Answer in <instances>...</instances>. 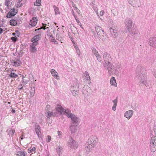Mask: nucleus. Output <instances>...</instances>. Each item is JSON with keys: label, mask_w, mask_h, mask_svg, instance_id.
I'll return each mask as SVG.
<instances>
[{"label": "nucleus", "mask_w": 156, "mask_h": 156, "mask_svg": "<svg viewBox=\"0 0 156 156\" xmlns=\"http://www.w3.org/2000/svg\"><path fill=\"white\" fill-rule=\"evenodd\" d=\"M67 112L66 116L68 118L71 119L72 121L71 123H74V124L79 125L80 121V119L78 117H77L75 115L71 113L70 110L68 111Z\"/></svg>", "instance_id": "obj_1"}, {"label": "nucleus", "mask_w": 156, "mask_h": 156, "mask_svg": "<svg viewBox=\"0 0 156 156\" xmlns=\"http://www.w3.org/2000/svg\"><path fill=\"white\" fill-rule=\"evenodd\" d=\"M139 80V84L147 86V76L146 73H142V74L137 76Z\"/></svg>", "instance_id": "obj_2"}, {"label": "nucleus", "mask_w": 156, "mask_h": 156, "mask_svg": "<svg viewBox=\"0 0 156 156\" xmlns=\"http://www.w3.org/2000/svg\"><path fill=\"white\" fill-rule=\"evenodd\" d=\"M98 141V139L96 136H92L88 139L87 143L90 145L92 147H94L96 145Z\"/></svg>", "instance_id": "obj_3"}, {"label": "nucleus", "mask_w": 156, "mask_h": 156, "mask_svg": "<svg viewBox=\"0 0 156 156\" xmlns=\"http://www.w3.org/2000/svg\"><path fill=\"white\" fill-rule=\"evenodd\" d=\"M105 68L108 71V74L111 75L113 74L114 71V66L111 64V62H105L104 64Z\"/></svg>", "instance_id": "obj_4"}, {"label": "nucleus", "mask_w": 156, "mask_h": 156, "mask_svg": "<svg viewBox=\"0 0 156 156\" xmlns=\"http://www.w3.org/2000/svg\"><path fill=\"white\" fill-rule=\"evenodd\" d=\"M126 27L129 32L135 29V27L134 24L133 23L132 21L130 19H128L126 21Z\"/></svg>", "instance_id": "obj_5"}, {"label": "nucleus", "mask_w": 156, "mask_h": 156, "mask_svg": "<svg viewBox=\"0 0 156 156\" xmlns=\"http://www.w3.org/2000/svg\"><path fill=\"white\" fill-rule=\"evenodd\" d=\"M55 109L59 114H64L66 115H67V111H70L69 109L66 110L65 109L63 108L62 106L59 104L57 105V107L55 108Z\"/></svg>", "instance_id": "obj_6"}, {"label": "nucleus", "mask_w": 156, "mask_h": 156, "mask_svg": "<svg viewBox=\"0 0 156 156\" xmlns=\"http://www.w3.org/2000/svg\"><path fill=\"white\" fill-rule=\"evenodd\" d=\"M150 144L151 151L154 152L156 150V136L151 137Z\"/></svg>", "instance_id": "obj_7"}, {"label": "nucleus", "mask_w": 156, "mask_h": 156, "mask_svg": "<svg viewBox=\"0 0 156 156\" xmlns=\"http://www.w3.org/2000/svg\"><path fill=\"white\" fill-rule=\"evenodd\" d=\"M110 31L111 35L114 38L117 37L119 35V32L118 31V28L117 26H112L110 28Z\"/></svg>", "instance_id": "obj_8"}, {"label": "nucleus", "mask_w": 156, "mask_h": 156, "mask_svg": "<svg viewBox=\"0 0 156 156\" xmlns=\"http://www.w3.org/2000/svg\"><path fill=\"white\" fill-rule=\"evenodd\" d=\"M68 146L72 148L75 149L78 146V143L70 137L68 141Z\"/></svg>", "instance_id": "obj_9"}, {"label": "nucleus", "mask_w": 156, "mask_h": 156, "mask_svg": "<svg viewBox=\"0 0 156 156\" xmlns=\"http://www.w3.org/2000/svg\"><path fill=\"white\" fill-rule=\"evenodd\" d=\"M145 69L144 67L140 65H138L136 69V73L137 74V76L142 74V73H146L144 72Z\"/></svg>", "instance_id": "obj_10"}, {"label": "nucleus", "mask_w": 156, "mask_h": 156, "mask_svg": "<svg viewBox=\"0 0 156 156\" xmlns=\"http://www.w3.org/2000/svg\"><path fill=\"white\" fill-rule=\"evenodd\" d=\"M148 44L151 46L156 48V37H151L149 38Z\"/></svg>", "instance_id": "obj_11"}, {"label": "nucleus", "mask_w": 156, "mask_h": 156, "mask_svg": "<svg viewBox=\"0 0 156 156\" xmlns=\"http://www.w3.org/2000/svg\"><path fill=\"white\" fill-rule=\"evenodd\" d=\"M103 58L105 62H111L112 60L111 57L109 54L107 52H105L103 54Z\"/></svg>", "instance_id": "obj_12"}, {"label": "nucleus", "mask_w": 156, "mask_h": 156, "mask_svg": "<svg viewBox=\"0 0 156 156\" xmlns=\"http://www.w3.org/2000/svg\"><path fill=\"white\" fill-rule=\"evenodd\" d=\"M78 125L71 123L69 129L71 131V133H74L76 132L77 128Z\"/></svg>", "instance_id": "obj_13"}, {"label": "nucleus", "mask_w": 156, "mask_h": 156, "mask_svg": "<svg viewBox=\"0 0 156 156\" xmlns=\"http://www.w3.org/2000/svg\"><path fill=\"white\" fill-rule=\"evenodd\" d=\"M37 44L38 43H34V42H32V43L30 44V49L31 52L35 53L36 52L37 49L35 47V46L37 45Z\"/></svg>", "instance_id": "obj_14"}, {"label": "nucleus", "mask_w": 156, "mask_h": 156, "mask_svg": "<svg viewBox=\"0 0 156 156\" xmlns=\"http://www.w3.org/2000/svg\"><path fill=\"white\" fill-rule=\"evenodd\" d=\"M95 31L97 32L98 35L104 34V30L102 29L101 27L100 26H97L95 27Z\"/></svg>", "instance_id": "obj_15"}, {"label": "nucleus", "mask_w": 156, "mask_h": 156, "mask_svg": "<svg viewBox=\"0 0 156 156\" xmlns=\"http://www.w3.org/2000/svg\"><path fill=\"white\" fill-rule=\"evenodd\" d=\"M41 34H38L34 36L31 39V41L32 42L34 43H37L41 39Z\"/></svg>", "instance_id": "obj_16"}, {"label": "nucleus", "mask_w": 156, "mask_h": 156, "mask_svg": "<svg viewBox=\"0 0 156 156\" xmlns=\"http://www.w3.org/2000/svg\"><path fill=\"white\" fill-rule=\"evenodd\" d=\"M41 34H38L34 36L31 39V41L32 42L34 43H37L41 39Z\"/></svg>", "instance_id": "obj_17"}, {"label": "nucleus", "mask_w": 156, "mask_h": 156, "mask_svg": "<svg viewBox=\"0 0 156 156\" xmlns=\"http://www.w3.org/2000/svg\"><path fill=\"white\" fill-rule=\"evenodd\" d=\"M133 113V110H129L126 112L124 114V116L129 119L132 117Z\"/></svg>", "instance_id": "obj_18"}, {"label": "nucleus", "mask_w": 156, "mask_h": 156, "mask_svg": "<svg viewBox=\"0 0 156 156\" xmlns=\"http://www.w3.org/2000/svg\"><path fill=\"white\" fill-rule=\"evenodd\" d=\"M51 72L52 76L56 79L58 80L59 79V76L58 73L54 69H52L51 70Z\"/></svg>", "instance_id": "obj_19"}, {"label": "nucleus", "mask_w": 156, "mask_h": 156, "mask_svg": "<svg viewBox=\"0 0 156 156\" xmlns=\"http://www.w3.org/2000/svg\"><path fill=\"white\" fill-rule=\"evenodd\" d=\"M36 128L35 129V130L36 131V133L38 136V137L39 138L40 137H41L40 135L41 134V128L40 126L38 125H37L35 126Z\"/></svg>", "instance_id": "obj_20"}, {"label": "nucleus", "mask_w": 156, "mask_h": 156, "mask_svg": "<svg viewBox=\"0 0 156 156\" xmlns=\"http://www.w3.org/2000/svg\"><path fill=\"white\" fill-rule=\"evenodd\" d=\"M17 17H15L14 19H12L9 22L10 24L11 25L15 26L17 25Z\"/></svg>", "instance_id": "obj_21"}, {"label": "nucleus", "mask_w": 156, "mask_h": 156, "mask_svg": "<svg viewBox=\"0 0 156 156\" xmlns=\"http://www.w3.org/2000/svg\"><path fill=\"white\" fill-rule=\"evenodd\" d=\"M130 33L135 38L137 37L138 35H139V33L138 31L136 30H135V29H134L133 30H132L130 32Z\"/></svg>", "instance_id": "obj_22"}, {"label": "nucleus", "mask_w": 156, "mask_h": 156, "mask_svg": "<svg viewBox=\"0 0 156 156\" xmlns=\"http://www.w3.org/2000/svg\"><path fill=\"white\" fill-rule=\"evenodd\" d=\"M37 18L35 17L32 18V19L30 20V24L32 26H34L37 23Z\"/></svg>", "instance_id": "obj_23"}, {"label": "nucleus", "mask_w": 156, "mask_h": 156, "mask_svg": "<svg viewBox=\"0 0 156 156\" xmlns=\"http://www.w3.org/2000/svg\"><path fill=\"white\" fill-rule=\"evenodd\" d=\"M18 12V9H16V11L14 13H13L12 12H9L7 13L6 16V18H10L11 17H12V16H14Z\"/></svg>", "instance_id": "obj_24"}, {"label": "nucleus", "mask_w": 156, "mask_h": 156, "mask_svg": "<svg viewBox=\"0 0 156 156\" xmlns=\"http://www.w3.org/2000/svg\"><path fill=\"white\" fill-rule=\"evenodd\" d=\"M78 88V86L77 85H76L75 87V90L73 89V91H71L73 95L74 96H76L78 94L79 90Z\"/></svg>", "instance_id": "obj_25"}, {"label": "nucleus", "mask_w": 156, "mask_h": 156, "mask_svg": "<svg viewBox=\"0 0 156 156\" xmlns=\"http://www.w3.org/2000/svg\"><path fill=\"white\" fill-rule=\"evenodd\" d=\"M110 83L112 85L115 87H116L117 84L116 83V80L114 77H112L110 79Z\"/></svg>", "instance_id": "obj_26"}, {"label": "nucleus", "mask_w": 156, "mask_h": 156, "mask_svg": "<svg viewBox=\"0 0 156 156\" xmlns=\"http://www.w3.org/2000/svg\"><path fill=\"white\" fill-rule=\"evenodd\" d=\"M92 147H91L90 145L88 144H86L85 145V149L86 151V152L87 153H88L91 151L92 149Z\"/></svg>", "instance_id": "obj_27"}, {"label": "nucleus", "mask_w": 156, "mask_h": 156, "mask_svg": "<svg viewBox=\"0 0 156 156\" xmlns=\"http://www.w3.org/2000/svg\"><path fill=\"white\" fill-rule=\"evenodd\" d=\"M94 55L96 57L98 60L100 62L102 61V58L101 56L98 53V52L94 53Z\"/></svg>", "instance_id": "obj_28"}, {"label": "nucleus", "mask_w": 156, "mask_h": 156, "mask_svg": "<svg viewBox=\"0 0 156 156\" xmlns=\"http://www.w3.org/2000/svg\"><path fill=\"white\" fill-rule=\"evenodd\" d=\"M25 77V76H22V80L21 81V83L20 84V86H22L23 85L24 86L28 83V81L24 79V78Z\"/></svg>", "instance_id": "obj_29"}, {"label": "nucleus", "mask_w": 156, "mask_h": 156, "mask_svg": "<svg viewBox=\"0 0 156 156\" xmlns=\"http://www.w3.org/2000/svg\"><path fill=\"white\" fill-rule=\"evenodd\" d=\"M22 64V62L19 59L16 60L13 62V65L16 66H18Z\"/></svg>", "instance_id": "obj_30"}, {"label": "nucleus", "mask_w": 156, "mask_h": 156, "mask_svg": "<svg viewBox=\"0 0 156 156\" xmlns=\"http://www.w3.org/2000/svg\"><path fill=\"white\" fill-rule=\"evenodd\" d=\"M53 7L54 9L55 14L56 15L58 14H60V12L59 8L55 5H53Z\"/></svg>", "instance_id": "obj_31"}, {"label": "nucleus", "mask_w": 156, "mask_h": 156, "mask_svg": "<svg viewBox=\"0 0 156 156\" xmlns=\"http://www.w3.org/2000/svg\"><path fill=\"white\" fill-rule=\"evenodd\" d=\"M100 38L103 41H105L107 37L106 34L98 35Z\"/></svg>", "instance_id": "obj_32"}, {"label": "nucleus", "mask_w": 156, "mask_h": 156, "mask_svg": "<svg viewBox=\"0 0 156 156\" xmlns=\"http://www.w3.org/2000/svg\"><path fill=\"white\" fill-rule=\"evenodd\" d=\"M83 75L85 76L87 80L90 81V77L87 71H86L84 73H83Z\"/></svg>", "instance_id": "obj_33"}, {"label": "nucleus", "mask_w": 156, "mask_h": 156, "mask_svg": "<svg viewBox=\"0 0 156 156\" xmlns=\"http://www.w3.org/2000/svg\"><path fill=\"white\" fill-rule=\"evenodd\" d=\"M9 76L10 78L14 79L18 77V75L13 73L11 72V73L9 74Z\"/></svg>", "instance_id": "obj_34"}, {"label": "nucleus", "mask_w": 156, "mask_h": 156, "mask_svg": "<svg viewBox=\"0 0 156 156\" xmlns=\"http://www.w3.org/2000/svg\"><path fill=\"white\" fill-rule=\"evenodd\" d=\"M62 148V147L60 146H58L56 148V151L59 156L60 155V152H61Z\"/></svg>", "instance_id": "obj_35"}, {"label": "nucleus", "mask_w": 156, "mask_h": 156, "mask_svg": "<svg viewBox=\"0 0 156 156\" xmlns=\"http://www.w3.org/2000/svg\"><path fill=\"white\" fill-rule=\"evenodd\" d=\"M8 132L9 136H11L12 137L15 133V130L13 129H10V130H9Z\"/></svg>", "instance_id": "obj_36"}, {"label": "nucleus", "mask_w": 156, "mask_h": 156, "mask_svg": "<svg viewBox=\"0 0 156 156\" xmlns=\"http://www.w3.org/2000/svg\"><path fill=\"white\" fill-rule=\"evenodd\" d=\"M41 4V0H36L35 2H34V6H40Z\"/></svg>", "instance_id": "obj_37"}, {"label": "nucleus", "mask_w": 156, "mask_h": 156, "mask_svg": "<svg viewBox=\"0 0 156 156\" xmlns=\"http://www.w3.org/2000/svg\"><path fill=\"white\" fill-rule=\"evenodd\" d=\"M46 115H46L47 118H48V116L51 117L53 116V112H51L48 110H47V111L46 112Z\"/></svg>", "instance_id": "obj_38"}, {"label": "nucleus", "mask_w": 156, "mask_h": 156, "mask_svg": "<svg viewBox=\"0 0 156 156\" xmlns=\"http://www.w3.org/2000/svg\"><path fill=\"white\" fill-rule=\"evenodd\" d=\"M16 154L19 156H24L25 155L24 153L22 151L17 152Z\"/></svg>", "instance_id": "obj_39"}, {"label": "nucleus", "mask_w": 156, "mask_h": 156, "mask_svg": "<svg viewBox=\"0 0 156 156\" xmlns=\"http://www.w3.org/2000/svg\"><path fill=\"white\" fill-rule=\"evenodd\" d=\"M73 6L74 7V10L76 11V12L78 13L79 14L80 12V10L78 9L77 8V7L75 6L74 4L73 3H72Z\"/></svg>", "instance_id": "obj_40"}, {"label": "nucleus", "mask_w": 156, "mask_h": 156, "mask_svg": "<svg viewBox=\"0 0 156 156\" xmlns=\"http://www.w3.org/2000/svg\"><path fill=\"white\" fill-rule=\"evenodd\" d=\"M31 91H30V96L31 97H33L34 96L35 93V88L33 87L31 88Z\"/></svg>", "instance_id": "obj_41"}, {"label": "nucleus", "mask_w": 156, "mask_h": 156, "mask_svg": "<svg viewBox=\"0 0 156 156\" xmlns=\"http://www.w3.org/2000/svg\"><path fill=\"white\" fill-rule=\"evenodd\" d=\"M112 102L114 104L113 105H115V106H117L118 102L117 99L116 98L115 99L113 100Z\"/></svg>", "instance_id": "obj_42"}, {"label": "nucleus", "mask_w": 156, "mask_h": 156, "mask_svg": "<svg viewBox=\"0 0 156 156\" xmlns=\"http://www.w3.org/2000/svg\"><path fill=\"white\" fill-rule=\"evenodd\" d=\"M114 73L116 75H118L119 73V72L117 69L114 68V71L113 73Z\"/></svg>", "instance_id": "obj_43"}, {"label": "nucleus", "mask_w": 156, "mask_h": 156, "mask_svg": "<svg viewBox=\"0 0 156 156\" xmlns=\"http://www.w3.org/2000/svg\"><path fill=\"white\" fill-rule=\"evenodd\" d=\"M11 39L12 40V41L14 42H16V41H17V38L16 37H12L11 38Z\"/></svg>", "instance_id": "obj_44"}, {"label": "nucleus", "mask_w": 156, "mask_h": 156, "mask_svg": "<svg viewBox=\"0 0 156 156\" xmlns=\"http://www.w3.org/2000/svg\"><path fill=\"white\" fill-rule=\"evenodd\" d=\"M51 137L48 135L47 136V139L46 140V141L48 143L50 142L51 141Z\"/></svg>", "instance_id": "obj_45"}, {"label": "nucleus", "mask_w": 156, "mask_h": 156, "mask_svg": "<svg viewBox=\"0 0 156 156\" xmlns=\"http://www.w3.org/2000/svg\"><path fill=\"white\" fill-rule=\"evenodd\" d=\"M139 0H132V2L133 3L135 4H138L139 2Z\"/></svg>", "instance_id": "obj_46"}, {"label": "nucleus", "mask_w": 156, "mask_h": 156, "mask_svg": "<svg viewBox=\"0 0 156 156\" xmlns=\"http://www.w3.org/2000/svg\"><path fill=\"white\" fill-rule=\"evenodd\" d=\"M10 1L9 0H5V5L8 6L10 4Z\"/></svg>", "instance_id": "obj_47"}, {"label": "nucleus", "mask_w": 156, "mask_h": 156, "mask_svg": "<svg viewBox=\"0 0 156 156\" xmlns=\"http://www.w3.org/2000/svg\"><path fill=\"white\" fill-rule=\"evenodd\" d=\"M42 29H44V30L46 29L45 27H42L40 28L37 29L35 30V31L37 32V30H41Z\"/></svg>", "instance_id": "obj_48"}, {"label": "nucleus", "mask_w": 156, "mask_h": 156, "mask_svg": "<svg viewBox=\"0 0 156 156\" xmlns=\"http://www.w3.org/2000/svg\"><path fill=\"white\" fill-rule=\"evenodd\" d=\"M153 74L154 76L156 78V70L154 69L153 71Z\"/></svg>", "instance_id": "obj_49"}, {"label": "nucleus", "mask_w": 156, "mask_h": 156, "mask_svg": "<svg viewBox=\"0 0 156 156\" xmlns=\"http://www.w3.org/2000/svg\"><path fill=\"white\" fill-rule=\"evenodd\" d=\"M120 66L118 65H115V67L114 68H115L116 69H119L120 68Z\"/></svg>", "instance_id": "obj_50"}, {"label": "nucleus", "mask_w": 156, "mask_h": 156, "mask_svg": "<svg viewBox=\"0 0 156 156\" xmlns=\"http://www.w3.org/2000/svg\"><path fill=\"white\" fill-rule=\"evenodd\" d=\"M23 85L22 86H21L20 84L18 86V89L19 90H21L23 89Z\"/></svg>", "instance_id": "obj_51"}, {"label": "nucleus", "mask_w": 156, "mask_h": 156, "mask_svg": "<svg viewBox=\"0 0 156 156\" xmlns=\"http://www.w3.org/2000/svg\"><path fill=\"white\" fill-rule=\"evenodd\" d=\"M57 113V112H53V116H58V114Z\"/></svg>", "instance_id": "obj_52"}, {"label": "nucleus", "mask_w": 156, "mask_h": 156, "mask_svg": "<svg viewBox=\"0 0 156 156\" xmlns=\"http://www.w3.org/2000/svg\"><path fill=\"white\" fill-rule=\"evenodd\" d=\"M116 106L113 105L112 108V110H113L114 111H115L116 110Z\"/></svg>", "instance_id": "obj_53"}, {"label": "nucleus", "mask_w": 156, "mask_h": 156, "mask_svg": "<svg viewBox=\"0 0 156 156\" xmlns=\"http://www.w3.org/2000/svg\"><path fill=\"white\" fill-rule=\"evenodd\" d=\"M50 105H47L46 106V110L47 111V110L49 111L48 108H50Z\"/></svg>", "instance_id": "obj_54"}, {"label": "nucleus", "mask_w": 156, "mask_h": 156, "mask_svg": "<svg viewBox=\"0 0 156 156\" xmlns=\"http://www.w3.org/2000/svg\"><path fill=\"white\" fill-rule=\"evenodd\" d=\"M11 10H12L11 11V12L13 13H14V12H15L16 11V9H15L14 8H13Z\"/></svg>", "instance_id": "obj_55"}, {"label": "nucleus", "mask_w": 156, "mask_h": 156, "mask_svg": "<svg viewBox=\"0 0 156 156\" xmlns=\"http://www.w3.org/2000/svg\"><path fill=\"white\" fill-rule=\"evenodd\" d=\"M51 41L52 42H57V41H56L55 39V38L54 37H52V38L51 40Z\"/></svg>", "instance_id": "obj_56"}, {"label": "nucleus", "mask_w": 156, "mask_h": 156, "mask_svg": "<svg viewBox=\"0 0 156 156\" xmlns=\"http://www.w3.org/2000/svg\"><path fill=\"white\" fill-rule=\"evenodd\" d=\"M75 86H72V87L71 88V91H73V90H75Z\"/></svg>", "instance_id": "obj_57"}, {"label": "nucleus", "mask_w": 156, "mask_h": 156, "mask_svg": "<svg viewBox=\"0 0 156 156\" xmlns=\"http://www.w3.org/2000/svg\"><path fill=\"white\" fill-rule=\"evenodd\" d=\"M103 14H104V12L103 11H101L100 13V15L101 16H102L103 15Z\"/></svg>", "instance_id": "obj_58"}, {"label": "nucleus", "mask_w": 156, "mask_h": 156, "mask_svg": "<svg viewBox=\"0 0 156 156\" xmlns=\"http://www.w3.org/2000/svg\"><path fill=\"white\" fill-rule=\"evenodd\" d=\"M78 24L80 26V27L82 28L83 29V27L82 26V25L81 23L80 22L79 23H78Z\"/></svg>", "instance_id": "obj_59"}, {"label": "nucleus", "mask_w": 156, "mask_h": 156, "mask_svg": "<svg viewBox=\"0 0 156 156\" xmlns=\"http://www.w3.org/2000/svg\"><path fill=\"white\" fill-rule=\"evenodd\" d=\"M36 150V148L35 147H33L32 148V150L33 151H35Z\"/></svg>", "instance_id": "obj_60"}, {"label": "nucleus", "mask_w": 156, "mask_h": 156, "mask_svg": "<svg viewBox=\"0 0 156 156\" xmlns=\"http://www.w3.org/2000/svg\"><path fill=\"white\" fill-rule=\"evenodd\" d=\"M24 47V45L23 44H22L21 45V48L22 50L23 49Z\"/></svg>", "instance_id": "obj_61"}, {"label": "nucleus", "mask_w": 156, "mask_h": 156, "mask_svg": "<svg viewBox=\"0 0 156 156\" xmlns=\"http://www.w3.org/2000/svg\"><path fill=\"white\" fill-rule=\"evenodd\" d=\"M72 13L74 17L76 16L75 15V14L74 13V11L73 10H72Z\"/></svg>", "instance_id": "obj_62"}, {"label": "nucleus", "mask_w": 156, "mask_h": 156, "mask_svg": "<svg viewBox=\"0 0 156 156\" xmlns=\"http://www.w3.org/2000/svg\"><path fill=\"white\" fill-rule=\"evenodd\" d=\"M21 6V5H20L19 4H17V6H16V7H17L19 8V7H20Z\"/></svg>", "instance_id": "obj_63"}, {"label": "nucleus", "mask_w": 156, "mask_h": 156, "mask_svg": "<svg viewBox=\"0 0 156 156\" xmlns=\"http://www.w3.org/2000/svg\"><path fill=\"white\" fill-rule=\"evenodd\" d=\"M154 131L155 134H156V127H155L154 128Z\"/></svg>", "instance_id": "obj_64"}]
</instances>
